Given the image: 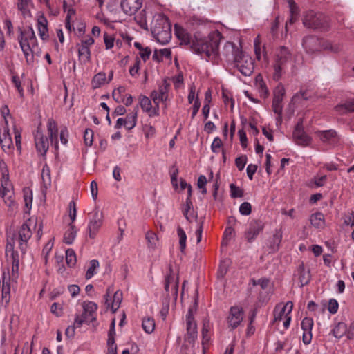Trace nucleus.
<instances>
[{
    "instance_id": "obj_1",
    "label": "nucleus",
    "mask_w": 354,
    "mask_h": 354,
    "mask_svg": "<svg viewBox=\"0 0 354 354\" xmlns=\"http://www.w3.org/2000/svg\"><path fill=\"white\" fill-rule=\"evenodd\" d=\"M175 34L180 40V44H191V48L194 52L199 55H205L207 59L216 62L218 58V46L222 35L220 32L215 30L212 32L207 37L196 39L191 43L190 35L182 27L175 25Z\"/></svg>"
},
{
    "instance_id": "obj_2",
    "label": "nucleus",
    "mask_w": 354,
    "mask_h": 354,
    "mask_svg": "<svg viewBox=\"0 0 354 354\" xmlns=\"http://www.w3.org/2000/svg\"><path fill=\"white\" fill-rule=\"evenodd\" d=\"M151 33L156 40L166 44L171 38V25L168 18L161 14H156L151 24Z\"/></svg>"
},
{
    "instance_id": "obj_3",
    "label": "nucleus",
    "mask_w": 354,
    "mask_h": 354,
    "mask_svg": "<svg viewBox=\"0 0 354 354\" xmlns=\"http://www.w3.org/2000/svg\"><path fill=\"white\" fill-rule=\"evenodd\" d=\"M18 41L28 64H32L34 55L32 48L37 46V38L32 27L19 28Z\"/></svg>"
},
{
    "instance_id": "obj_4",
    "label": "nucleus",
    "mask_w": 354,
    "mask_h": 354,
    "mask_svg": "<svg viewBox=\"0 0 354 354\" xmlns=\"http://www.w3.org/2000/svg\"><path fill=\"white\" fill-rule=\"evenodd\" d=\"M294 57L290 50L286 46L279 47L275 52L273 64V79L278 81L282 76L283 71L290 64Z\"/></svg>"
},
{
    "instance_id": "obj_5",
    "label": "nucleus",
    "mask_w": 354,
    "mask_h": 354,
    "mask_svg": "<svg viewBox=\"0 0 354 354\" xmlns=\"http://www.w3.org/2000/svg\"><path fill=\"white\" fill-rule=\"evenodd\" d=\"M328 21V18L324 14L309 11L304 17L303 24L308 28L326 30L329 26Z\"/></svg>"
},
{
    "instance_id": "obj_6",
    "label": "nucleus",
    "mask_w": 354,
    "mask_h": 354,
    "mask_svg": "<svg viewBox=\"0 0 354 354\" xmlns=\"http://www.w3.org/2000/svg\"><path fill=\"white\" fill-rule=\"evenodd\" d=\"M235 67L244 76H250L254 71V63L252 57L245 53L242 52L236 55L234 61Z\"/></svg>"
},
{
    "instance_id": "obj_7",
    "label": "nucleus",
    "mask_w": 354,
    "mask_h": 354,
    "mask_svg": "<svg viewBox=\"0 0 354 354\" xmlns=\"http://www.w3.org/2000/svg\"><path fill=\"white\" fill-rule=\"evenodd\" d=\"M91 218L88 224V236L94 239L103 223V214L95 207L90 214Z\"/></svg>"
},
{
    "instance_id": "obj_8",
    "label": "nucleus",
    "mask_w": 354,
    "mask_h": 354,
    "mask_svg": "<svg viewBox=\"0 0 354 354\" xmlns=\"http://www.w3.org/2000/svg\"><path fill=\"white\" fill-rule=\"evenodd\" d=\"M265 223L261 219H252L250 221L244 234L247 241L249 243L253 242L257 236L263 231Z\"/></svg>"
},
{
    "instance_id": "obj_9",
    "label": "nucleus",
    "mask_w": 354,
    "mask_h": 354,
    "mask_svg": "<svg viewBox=\"0 0 354 354\" xmlns=\"http://www.w3.org/2000/svg\"><path fill=\"white\" fill-rule=\"evenodd\" d=\"M285 88L282 84H279L274 89V97L272 100V107L274 113L278 115L277 120H281V114L283 111L282 101L285 95Z\"/></svg>"
},
{
    "instance_id": "obj_10",
    "label": "nucleus",
    "mask_w": 354,
    "mask_h": 354,
    "mask_svg": "<svg viewBox=\"0 0 354 354\" xmlns=\"http://www.w3.org/2000/svg\"><path fill=\"white\" fill-rule=\"evenodd\" d=\"M293 138L297 144L303 147L308 146L311 142V138L304 131L303 120L301 119L299 120L295 128Z\"/></svg>"
},
{
    "instance_id": "obj_11",
    "label": "nucleus",
    "mask_w": 354,
    "mask_h": 354,
    "mask_svg": "<svg viewBox=\"0 0 354 354\" xmlns=\"http://www.w3.org/2000/svg\"><path fill=\"white\" fill-rule=\"evenodd\" d=\"M170 84L166 80L163 81L162 85L159 86L158 91H153L150 95L155 104H160L161 102H166L168 100V92Z\"/></svg>"
},
{
    "instance_id": "obj_12",
    "label": "nucleus",
    "mask_w": 354,
    "mask_h": 354,
    "mask_svg": "<svg viewBox=\"0 0 354 354\" xmlns=\"http://www.w3.org/2000/svg\"><path fill=\"white\" fill-rule=\"evenodd\" d=\"M243 313L241 308L239 306H232L230 310V315L227 317L229 326L232 329L239 326L243 320Z\"/></svg>"
},
{
    "instance_id": "obj_13",
    "label": "nucleus",
    "mask_w": 354,
    "mask_h": 354,
    "mask_svg": "<svg viewBox=\"0 0 354 354\" xmlns=\"http://www.w3.org/2000/svg\"><path fill=\"white\" fill-rule=\"evenodd\" d=\"M187 338L189 342H194L198 335L197 331V325L196 322L194 321L192 310L191 308L189 309L187 315Z\"/></svg>"
},
{
    "instance_id": "obj_14",
    "label": "nucleus",
    "mask_w": 354,
    "mask_h": 354,
    "mask_svg": "<svg viewBox=\"0 0 354 354\" xmlns=\"http://www.w3.org/2000/svg\"><path fill=\"white\" fill-rule=\"evenodd\" d=\"M142 5V0H122L120 6L122 10L128 15H134Z\"/></svg>"
},
{
    "instance_id": "obj_15",
    "label": "nucleus",
    "mask_w": 354,
    "mask_h": 354,
    "mask_svg": "<svg viewBox=\"0 0 354 354\" xmlns=\"http://www.w3.org/2000/svg\"><path fill=\"white\" fill-rule=\"evenodd\" d=\"M140 105L143 111L147 112L150 117H154L159 115V106L155 104L152 108L150 99L146 96L141 95L140 97Z\"/></svg>"
},
{
    "instance_id": "obj_16",
    "label": "nucleus",
    "mask_w": 354,
    "mask_h": 354,
    "mask_svg": "<svg viewBox=\"0 0 354 354\" xmlns=\"http://www.w3.org/2000/svg\"><path fill=\"white\" fill-rule=\"evenodd\" d=\"M35 142L37 152L41 156L46 155L49 148V143L47 138L45 137L41 131H37L35 136Z\"/></svg>"
},
{
    "instance_id": "obj_17",
    "label": "nucleus",
    "mask_w": 354,
    "mask_h": 354,
    "mask_svg": "<svg viewBox=\"0 0 354 354\" xmlns=\"http://www.w3.org/2000/svg\"><path fill=\"white\" fill-rule=\"evenodd\" d=\"M32 236V232L26 223H24L19 231V248L23 253L26 250L28 241Z\"/></svg>"
},
{
    "instance_id": "obj_18",
    "label": "nucleus",
    "mask_w": 354,
    "mask_h": 354,
    "mask_svg": "<svg viewBox=\"0 0 354 354\" xmlns=\"http://www.w3.org/2000/svg\"><path fill=\"white\" fill-rule=\"evenodd\" d=\"M83 313L82 314L84 319L88 321V323L95 320V314L97 309V306L93 301H84L82 304Z\"/></svg>"
},
{
    "instance_id": "obj_19",
    "label": "nucleus",
    "mask_w": 354,
    "mask_h": 354,
    "mask_svg": "<svg viewBox=\"0 0 354 354\" xmlns=\"http://www.w3.org/2000/svg\"><path fill=\"white\" fill-rule=\"evenodd\" d=\"M242 52L234 43L227 41L223 46L222 53L229 61L234 62L236 55H240Z\"/></svg>"
},
{
    "instance_id": "obj_20",
    "label": "nucleus",
    "mask_w": 354,
    "mask_h": 354,
    "mask_svg": "<svg viewBox=\"0 0 354 354\" xmlns=\"http://www.w3.org/2000/svg\"><path fill=\"white\" fill-rule=\"evenodd\" d=\"M111 291V288H109L107 289V294L105 295V304L107 305L108 308H111L112 311L115 313L118 308L120 307V305L122 301V292H120L119 291H116L113 295V301L111 303L109 301V292Z\"/></svg>"
},
{
    "instance_id": "obj_21",
    "label": "nucleus",
    "mask_w": 354,
    "mask_h": 354,
    "mask_svg": "<svg viewBox=\"0 0 354 354\" xmlns=\"http://www.w3.org/2000/svg\"><path fill=\"white\" fill-rule=\"evenodd\" d=\"M48 134L51 141V143L54 145L55 149L58 150V129L57 123L53 119H49L48 121Z\"/></svg>"
},
{
    "instance_id": "obj_22",
    "label": "nucleus",
    "mask_w": 354,
    "mask_h": 354,
    "mask_svg": "<svg viewBox=\"0 0 354 354\" xmlns=\"http://www.w3.org/2000/svg\"><path fill=\"white\" fill-rule=\"evenodd\" d=\"M171 286L172 290L174 294L176 295L178 292V282L177 278L175 277V274L172 270L171 266H169V273L166 276L165 290L167 292H169V286Z\"/></svg>"
},
{
    "instance_id": "obj_23",
    "label": "nucleus",
    "mask_w": 354,
    "mask_h": 354,
    "mask_svg": "<svg viewBox=\"0 0 354 354\" xmlns=\"http://www.w3.org/2000/svg\"><path fill=\"white\" fill-rule=\"evenodd\" d=\"M282 237L283 232L281 229H276L268 243V247L271 252H275L279 250Z\"/></svg>"
},
{
    "instance_id": "obj_24",
    "label": "nucleus",
    "mask_w": 354,
    "mask_h": 354,
    "mask_svg": "<svg viewBox=\"0 0 354 354\" xmlns=\"http://www.w3.org/2000/svg\"><path fill=\"white\" fill-rule=\"evenodd\" d=\"M17 6L24 18L31 17V10L33 8L32 0H17Z\"/></svg>"
},
{
    "instance_id": "obj_25",
    "label": "nucleus",
    "mask_w": 354,
    "mask_h": 354,
    "mask_svg": "<svg viewBox=\"0 0 354 354\" xmlns=\"http://www.w3.org/2000/svg\"><path fill=\"white\" fill-rule=\"evenodd\" d=\"M303 46L308 53H313L319 50L318 39L312 36H308L303 39Z\"/></svg>"
},
{
    "instance_id": "obj_26",
    "label": "nucleus",
    "mask_w": 354,
    "mask_h": 354,
    "mask_svg": "<svg viewBox=\"0 0 354 354\" xmlns=\"http://www.w3.org/2000/svg\"><path fill=\"white\" fill-rule=\"evenodd\" d=\"M182 212L187 221L192 222L193 219L197 220V214L194 212L193 203L191 199L186 198L185 203L182 209Z\"/></svg>"
},
{
    "instance_id": "obj_27",
    "label": "nucleus",
    "mask_w": 354,
    "mask_h": 354,
    "mask_svg": "<svg viewBox=\"0 0 354 354\" xmlns=\"http://www.w3.org/2000/svg\"><path fill=\"white\" fill-rule=\"evenodd\" d=\"M0 144L2 149L6 151L12 147V140L9 133L8 126H6L2 133H0Z\"/></svg>"
},
{
    "instance_id": "obj_28",
    "label": "nucleus",
    "mask_w": 354,
    "mask_h": 354,
    "mask_svg": "<svg viewBox=\"0 0 354 354\" xmlns=\"http://www.w3.org/2000/svg\"><path fill=\"white\" fill-rule=\"evenodd\" d=\"M10 280V277L8 279L6 278V273L3 274L2 279V296L1 299L2 301H5L6 306L8 304L10 299V286L8 281Z\"/></svg>"
},
{
    "instance_id": "obj_29",
    "label": "nucleus",
    "mask_w": 354,
    "mask_h": 354,
    "mask_svg": "<svg viewBox=\"0 0 354 354\" xmlns=\"http://www.w3.org/2000/svg\"><path fill=\"white\" fill-rule=\"evenodd\" d=\"M78 50L79 60L82 64H87L91 61V50L86 46H84L80 44H77Z\"/></svg>"
},
{
    "instance_id": "obj_30",
    "label": "nucleus",
    "mask_w": 354,
    "mask_h": 354,
    "mask_svg": "<svg viewBox=\"0 0 354 354\" xmlns=\"http://www.w3.org/2000/svg\"><path fill=\"white\" fill-rule=\"evenodd\" d=\"M346 332L347 325L344 322H339L334 326L330 334L333 335L336 339H339L346 335Z\"/></svg>"
},
{
    "instance_id": "obj_31",
    "label": "nucleus",
    "mask_w": 354,
    "mask_h": 354,
    "mask_svg": "<svg viewBox=\"0 0 354 354\" xmlns=\"http://www.w3.org/2000/svg\"><path fill=\"white\" fill-rule=\"evenodd\" d=\"M47 24V19L44 16L39 17L37 19L39 35L43 40L48 37Z\"/></svg>"
},
{
    "instance_id": "obj_32",
    "label": "nucleus",
    "mask_w": 354,
    "mask_h": 354,
    "mask_svg": "<svg viewBox=\"0 0 354 354\" xmlns=\"http://www.w3.org/2000/svg\"><path fill=\"white\" fill-rule=\"evenodd\" d=\"M138 115V107H136L132 112L129 113L124 118V127L128 130H131L136 125Z\"/></svg>"
},
{
    "instance_id": "obj_33",
    "label": "nucleus",
    "mask_w": 354,
    "mask_h": 354,
    "mask_svg": "<svg viewBox=\"0 0 354 354\" xmlns=\"http://www.w3.org/2000/svg\"><path fill=\"white\" fill-rule=\"evenodd\" d=\"M299 272V281L301 283V286H304L307 285L310 281V274L309 270H306L304 263H301L298 268Z\"/></svg>"
},
{
    "instance_id": "obj_34",
    "label": "nucleus",
    "mask_w": 354,
    "mask_h": 354,
    "mask_svg": "<svg viewBox=\"0 0 354 354\" xmlns=\"http://www.w3.org/2000/svg\"><path fill=\"white\" fill-rule=\"evenodd\" d=\"M76 227L73 224L70 223L68 229L64 233V242L68 245L72 244L76 237Z\"/></svg>"
},
{
    "instance_id": "obj_35",
    "label": "nucleus",
    "mask_w": 354,
    "mask_h": 354,
    "mask_svg": "<svg viewBox=\"0 0 354 354\" xmlns=\"http://www.w3.org/2000/svg\"><path fill=\"white\" fill-rule=\"evenodd\" d=\"M3 189H0V196L3 198L5 203L10 207H14L15 205V203L12 198V193L10 190L4 187V185L2 183Z\"/></svg>"
},
{
    "instance_id": "obj_36",
    "label": "nucleus",
    "mask_w": 354,
    "mask_h": 354,
    "mask_svg": "<svg viewBox=\"0 0 354 354\" xmlns=\"http://www.w3.org/2000/svg\"><path fill=\"white\" fill-rule=\"evenodd\" d=\"M15 243L12 241H8V243L6 248V257H10L12 259V263H15V261H19V256L17 252H15L14 250Z\"/></svg>"
},
{
    "instance_id": "obj_37",
    "label": "nucleus",
    "mask_w": 354,
    "mask_h": 354,
    "mask_svg": "<svg viewBox=\"0 0 354 354\" xmlns=\"http://www.w3.org/2000/svg\"><path fill=\"white\" fill-rule=\"evenodd\" d=\"M337 111L342 112H353L354 111V99H349L344 103L337 105L336 106Z\"/></svg>"
},
{
    "instance_id": "obj_38",
    "label": "nucleus",
    "mask_w": 354,
    "mask_h": 354,
    "mask_svg": "<svg viewBox=\"0 0 354 354\" xmlns=\"http://www.w3.org/2000/svg\"><path fill=\"white\" fill-rule=\"evenodd\" d=\"M50 168L47 165H45L43 167L42 172H41V179L43 182V186L45 189H47L50 186L51 184V178H50Z\"/></svg>"
},
{
    "instance_id": "obj_39",
    "label": "nucleus",
    "mask_w": 354,
    "mask_h": 354,
    "mask_svg": "<svg viewBox=\"0 0 354 354\" xmlns=\"http://www.w3.org/2000/svg\"><path fill=\"white\" fill-rule=\"evenodd\" d=\"M177 234L179 238L180 250L182 253H184L186 248L187 235L184 230L180 226L177 228Z\"/></svg>"
},
{
    "instance_id": "obj_40",
    "label": "nucleus",
    "mask_w": 354,
    "mask_h": 354,
    "mask_svg": "<svg viewBox=\"0 0 354 354\" xmlns=\"http://www.w3.org/2000/svg\"><path fill=\"white\" fill-rule=\"evenodd\" d=\"M134 19L141 28L146 30H148V24L147 21L145 10H142L140 13L135 16Z\"/></svg>"
},
{
    "instance_id": "obj_41",
    "label": "nucleus",
    "mask_w": 354,
    "mask_h": 354,
    "mask_svg": "<svg viewBox=\"0 0 354 354\" xmlns=\"http://www.w3.org/2000/svg\"><path fill=\"white\" fill-rule=\"evenodd\" d=\"M99 268V262L96 259H93L89 262V267L85 274V278L89 279L96 274V270Z\"/></svg>"
},
{
    "instance_id": "obj_42",
    "label": "nucleus",
    "mask_w": 354,
    "mask_h": 354,
    "mask_svg": "<svg viewBox=\"0 0 354 354\" xmlns=\"http://www.w3.org/2000/svg\"><path fill=\"white\" fill-rule=\"evenodd\" d=\"M288 3L290 12V18L289 19V23L292 24L296 21L298 15V7L293 0H288Z\"/></svg>"
},
{
    "instance_id": "obj_43",
    "label": "nucleus",
    "mask_w": 354,
    "mask_h": 354,
    "mask_svg": "<svg viewBox=\"0 0 354 354\" xmlns=\"http://www.w3.org/2000/svg\"><path fill=\"white\" fill-rule=\"evenodd\" d=\"M142 326L147 333L150 334L154 330L155 322L153 319L145 317L142 320Z\"/></svg>"
},
{
    "instance_id": "obj_44",
    "label": "nucleus",
    "mask_w": 354,
    "mask_h": 354,
    "mask_svg": "<svg viewBox=\"0 0 354 354\" xmlns=\"http://www.w3.org/2000/svg\"><path fill=\"white\" fill-rule=\"evenodd\" d=\"M147 241L148 247L150 249H154L158 244V239L156 234L152 232H147L145 235Z\"/></svg>"
},
{
    "instance_id": "obj_45",
    "label": "nucleus",
    "mask_w": 354,
    "mask_h": 354,
    "mask_svg": "<svg viewBox=\"0 0 354 354\" xmlns=\"http://www.w3.org/2000/svg\"><path fill=\"white\" fill-rule=\"evenodd\" d=\"M106 74L104 73H99L96 74L92 80L93 87L96 88L101 86L106 82Z\"/></svg>"
},
{
    "instance_id": "obj_46",
    "label": "nucleus",
    "mask_w": 354,
    "mask_h": 354,
    "mask_svg": "<svg viewBox=\"0 0 354 354\" xmlns=\"http://www.w3.org/2000/svg\"><path fill=\"white\" fill-rule=\"evenodd\" d=\"M310 221L315 227H319L324 224V215L317 212L311 215Z\"/></svg>"
},
{
    "instance_id": "obj_47",
    "label": "nucleus",
    "mask_w": 354,
    "mask_h": 354,
    "mask_svg": "<svg viewBox=\"0 0 354 354\" xmlns=\"http://www.w3.org/2000/svg\"><path fill=\"white\" fill-rule=\"evenodd\" d=\"M77 261L76 254L73 249H68L66 251V262L68 267L75 266Z\"/></svg>"
},
{
    "instance_id": "obj_48",
    "label": "nucleus",
    "mask_w": 354,
    "mask_h": 354,
    "mask_svg": "<svg viewBox=\"0 0 354 354\" xmlns=\"http://www.w3.org/2000/svg\"><path fill=\"white\" fill-rule=\"evenodd\" d=\"M24 193V200L25 202V206L30 210L32 207V191L29 188H24L23 190Z\"/></svg>"
},
{
    "instance_id": "obj_49",
    "label": "nucleus",
    "mask_w": 354,
    "mask_h": 354,
    "mask_svg": "<svg viewBox=\"0 0 354 354\" xmlns=\"http://www.w3.org/2000/svg\"><path fill=\"white\" fill-rule=\"evenodd\" d=\"M230 196L233 198H241L243 196V190L239 187H236L234 184L232 183L230 185Z\"/></svg>"
},
{
    "instance_id": "obj_50",
    "label": "nucleus",
    "mask_w": 354,
    "mask_h": 354,
    "mask_svg": "<svg viewBox=\"0 0 354 354\" xmlns=\"http://www.w3.org/2000/svg\"><path fill=\"white\" fill-rule=\"evenodd\" d=\"M320 139L323 142H326L336 136V132L333 130L323 131L319 132Z\"/></svg>"
},
{
    "instance_id": "obj_51",
    "label": "nucleus",
    "mask_w": 354,
    "mask_h": 354,
    "mask_svg": "<svg viewBox=\"0 0 354 354\" xmlns=\"http://www.w3.org/2000/svg\"><path fill=\"white\" fill-rule=\"evenodd\" d=\"M210 328L209 322H204L203 326L202 328V337H203V344L207 343L209 340V336L208 335L209 330Z\"/></svg>"
},
{
    "instance_id": "obj_52",
    "label": "nucleus",
    "mask_w": 354,
    "mask_h": 354,
    "mask_svg": "<svg viewBox=\"0 0 354 354\" xmlns=\"http://www.w3.org/2000/svg\"><path fill=\"white\" fill-rule=\"evenodd\" d=\"M93 131L90 129H86L84 134V140L86 145L91 147L93 145Z\"/></svg>"
},
{
    "instance_id": "obj_53",
    "label": "nucleus",
    "mask_w": 354,
    "mask_h": 354,
    "mask_svg": "<svg viewBox=\"0 0 354 354\" xmlns=\"http://www.w3.org/2000/svg\"><path fill=\"white\" fill-rule=\"evenodd\" d=\"M303 331L311 330L313 326V320L310 317H305L301 324Z\"/></svg>"
},
{
    "instance_id": "obj_54",
    "label": "nucleus",
    "mask_w": 354,
    "mask_h": 354,
    "mask_svg": "<svg viewBox=\"0 0 354 354\" xmlns=\"http://www.w3.org/2000/svg\"><path fill=\"white\" fill-rule=\"evenodd\" d=\"M252 211V206L250 203L244 202L241 204L239 207V212L244 216L250 214Z\"/></svg>"
},
{
    "instance_id": "obj_55",
    "label": "nucleus",
    "mask_w": 354,
    "mask_h": 354,
    "mask_svg": "<svg viewBox=\"0 0 354 354\" xmlns=\"http://www.w3.org/2000/svg\"><path fill=\"white\" fill-rule=\"evenodd\" d=\"M228 261L225 260L223 261L219 266L218 270V277L220 278L224 277V276L226 274L227 270H228Z\"/></svg>"
},
{
    "instance_id": "obj_56",
    "label": "nucleus",
    "mask_w": 354,
    "mask_h": 354,
    "mask_svg": "<svg viewBox=\"0 0 354 354\" xmlns=\"http://www.w3.org/2000/svg\"><path fill=\"white\" fill-rule=\"evenodd\" d=\"M247 163L246 156H241L235 160V164L239 171H242Z\"/></svg>"
},
{
    "instance_id": "obj_57",
    "label": "nucleus",
    "mask_w": 354,
    "mask_h": 354,
    "mask_svg": "<svg viewBox=\"0 0 354 354\" xmlns=\"http://www.w3.org/2000/svg\"><path fill=\"white\" fill-rule=\"evenodd\" d=\"M338 307H339V304L336 299H330L329 300L328 310L330 313H332V314L336 313L338 310Z\"/></svg>"
},
{
    "instance_id": "obj_58",
    "label": "nucleus",
    "mask_w": 354,
    "mask_h": 354,
    "mask_svg": "<svg viewBox=\"0 0 354 354\" xmlns=\"http://www.w3.org/2000/svg\"><path fill=\"white\" fill-rule=\"evenodd\" d=\"M310 98V96L306 91H300L299 93H296L292 99V102L294 103L299 102L301 99L307 100Z\"/></svg>"
},
{
    "instance_id": "obj_59",
    "label": "nucleus",
    "mask_w": 354,
    "mask_h": 354,
    "mask_svg": "<svg viewBox=\"0 0 354 354\" xmlns=\"http://www.w3.org/2000/svg\"><path fill=\"white\" fill-rule=\"evenodd\" d=\"M68 207H69V209H70V211H69V217L71 220V223L73 224V223L75 221L76 219V207H75V203L74 201H71L68 204Z\"/></svg>"
},
{
    "instance_id": "obj_60",
    "label": "nucleus",
    "mask_w": 354,
    "mask_h": 354,
    "mask_svg": "<svg viewBox=\"0 0 354 354\" xmlns=\"http://www.w3.org/2000/svg\"><path fill=\"white\" fill-rule=\"evenodd\" d=\"M104 41L106 49H111L114 45V38L108 35L107 33L104 34Z\"/></svg>"
},
{
    "instance_id": "obj_61",
    "label": "nucleus",
    "mask_w": 354,
    "mask_h": 354,
    "mask_svg": "<svg viewBox=\"0 0 354 354\" xmlns=\"http://www.w3.org/2000/svg\"><path fill=\"white\" fill-rule=\"evenodd\" d=\"M222 146V141L218 138L216 137L214 139L212 145H211V149L214 153L218 152V150L221 148Z\"/></svg>"
},
{
    "instance_id": "obj_62",
    "label": "nucleus",
    "mask_w": 354,
    "mask_h": 354,
    "mask_svg": "<svg viewBox=\"0 0 354 354\" xmlns=\"http://www.w3.org/2000/svg\"><path fill=\"white\" fill-rule=\"evenodd\" d=\"M151 53V50L148 47L140 49L139 53L140 57L143 59L144 62H146L149 58Z\"/></svg>"
},
{
    "instance_id": "obj_63",
    "label": "nucleus",
    "mask_w": 354,
    "mask_h": 354,
    "mask_svg": "<svg viewBox=\"0 0 354 354\" xmlns=\"http://www.w3.org/2000/svg\"><path fill=\"white\" fill-rule=\"evenodd\" d=\"M140 60L138 58H137L133 66H131L129 69V73L131 76L134 77L138 73L140 69Z\"/></svg>"
},
{
    "instance_id": "obj_64",
    "label": "nucleus",
    "mask_w": 354,
    "mask_h": 354,
    "mask_svg": "<svg viewBox=\"0 0 354 354\" xmlns=\"http://www.w3.org/2000/svg\"><path fill=\"white\" fill-rule=\"evenodd\" d=\"M257 165H256L250 164L249 165H248L246 171H247V175L250 180L253 179V175L257 171Z\"/></svg>"
}]
</instances>
